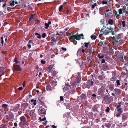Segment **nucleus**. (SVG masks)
Listing matches in <instances>:
<instances>
[{
	"mask_svg": "<svg viewBox=\"0 0 128 128\" xmlns=\"http://www.w3.org/2000/svg\"><path fill=\"white\" fill-rule=\"evenodd\" d=\"M122 35L121 34H118L116 35L115 36H113L112 38V40H116L118 43H121V39L122 38Z\"/></svg>",
	"mask_w": 128,
	"mask_h": 128,
	"instance_id": "nucleus-1",
	"label": "nucleus"
},
{
	"mask_svg": "<svg viewBox=\"0 0 128 128\" xmlns=\"http://www.w3.org/2000/svg\"><path fill=\"white\" fill-rule=\"evenodd\" d=\"M20 104H18L13 107L10 109L11 112L12 113L13 112H16L20 110Z\"/></svg>",
	"mask_w": 128,
	"mask_h": 128,
	"instance_id": "nucleus-2",
	"label": "nucleus"
},
{
	"mask_svg": "<svg viewBox=\"0 0 128 128\" xmlns=\"http://www.w3.org/2000/svg\"><path fill=\"white\" fill-rule=\"evenodd\" d=\"M125 22L124 20L122 21L120 26V28H121V29H123L124 30L128 29V26H126Z\"/></svg>",
	"mask_w": 128,
	"mask_h": 128,
	"instance_id": "nucleus-3",
	"label": "nucleus"
},
{
	"mask_svg": "<svg viewBox=\"0 0 128 128\" xmlns=\"http://www.w3.org/2000/svg\"><path fill=\"white\" fill-rule=\"evenodd\" d=\"M108 24H107L106 26H108ZM113 29L111 26L109 28L107 27V28L104 31V33L108 34L109 32H111L112 31V29Z\"/></svg>",
	"mask_w": 128,
	"mask_h": 128,
	"instance_id": "nucleus-4",
	"label": "nucleus"
},
{
	"mask_svg": "<svg viewBox=\"0 0 128 128\" xmlns=\"http://www.w3.org/2000/svg\"><path fill=\"white\" fill-rule=\"evenodd\" d=\"M24 108H23L24 110V111L26 112V113L27 114H29L30 112V108L28 106H26L25 107L24 106Z\"/></svg>",
	"mask_w": 128,
	"mask_h": 128,
	"instance_id": "nucleus-5",
	"label": "nucleus"
},
{
	"mask_svg": "<svg viewBox=\"0 0 128 128\" xmlns=\"http://www.w3.org/2000/svg\"><path fill=\"white\" fill-rule=\"evenodd\" d=\"M94 84L93 82L91 80H89L87 83V88H90Z\"/></svg>",
	"mask_w": 128,
	"mask_h": 128,
	"instance_id": "nucleus-6",
	"label": "nucleus"
},
{
	"mask_svg": "<svg viewBox=\"0 0 128 128\" xmlns=\"http://www.w3.org/2000/svg\"><path fill=\"white\" fill-rule=\"evenodd\" d=\"M13 67L15 70L21 71L22 70L20 67L18 65H14Z\"/></svg>",
	"mask_w": 128,
	"mask_h": 128,
	"instance_id": "nucleus-7",
	"label": "nucleus"
},
{
	"mask_svg": "<svg viewBox=\"0 0 128 128\" xmlns=\"http://www.w3.org/2000/svg\"><path fill=\"white\" fill-rule=\"evenodd\" d=\"M20 120L22 123H26V118L24 116H22L20 118Z\"/></svg>",
	"mask_w": 128,
	"mask_h": 128,
	"instance_id": "nucleus-8",
	"label": "nucleus"
},
{
	"mask_svg": "<svg viewBox=\"0 0 128 128\" xmlns=\"http://www.w3.org/2000/svg\"><path fill=\"white\" fill-rule=\"evenodd\" d=\"M71 88L69 85L67 84L63 88V89L64 91L68 90L70 88Z\"/></svg>",
	"mask_w": 128,
	"mask_h": 128,
	"instance_id": "nucleus-9",
	"label": "nucleus"
},
{
	"mask_svg": "<svg viewBox=\"0 0 128 128\" xmlns=\"http://www.w3.org/2000/svg\"><path fill=\"white\" fill-rule=\"evenodd\" d=\"M115 91V92L118 94H120L122 92V90H120L117 88H115L114 89Z\"/></svg>",
	"mask_w": 128,
	"mask_h": 128,
	"instance_id": "nucleus-10",
	"label": "nucleus"
},
{
	"mask_svg": "<svg viewBox=\"0 0 128 128\" xmlns=\"http://www.w3.org/2000/svg\"><path fill=\"white\" fill-rule=\"evenodd\" d=\"M114 84H110L109 86V88L111 91H113L114 90Z\"/></svg>",
	"mask_w": 128,
	"mask_h": 128,
	"instance_id": "nucleus-11",
	"label": "nucleus"
},
{
	"mask_svg": "<svg viewBox=\"0 0 128 128\" xmlns=\"http://www.w3.org/2000/svg\"><path fill=\"white\" fill-rule=\"evenodd\" d=\"M51 24V22L50 21H49L48 23H46L45 24V28L46 29H47L48 28L49 26V25Z\"/></svg>",
	"mask_w": 128,
	"mask_h": 128,
	"instance_id": "nucleus-12",
	"label": "nucleus"
},
{
	"mask_svg": "<svg viewBox=\"0 0 128 128\" xmlns=\"http://www.w3.org/2000/svg\"><path fill=\"white\" fill-rule=\"evenodd\" d=\"M108 22V24L111 25H113L114 23V20L112 19H110L109 20Z\"/></svg>",
	"mask_w": 128,
	"mask_h": 128,
	"instance_id": "nucleus-13",
	"label": "nucleus"
},
{
	"mask_svg": "<svg viewBox=\"0 0 128 128\" xmlns=\"http://www.w3.org/2000/svg\"><path fill=\"white\" fill-rule=\"evenodd\" d=\"M100 13L102 15H103L104 14L102 13V12L104 11V8H100L99 10Z\"/></svg>",
	"mask_w": 128,
	"mask_h": 128,
	"instance_id": "nucleus-14",
	"label": "nucleus"
},
{
	"mask_svg": "<svg viewBox=\"0 0 128 128\" xmlns=\"http://www.w3.org/2000/svg\"><path fill=\"white\" fill-rule=\"evenodd\" d=\"M40 112L42 114H44L45 113V110L44 108H40Z\"/></svg>",
	"mask_w": 128,
	"mask_h": 128,
	"instance_id": "nucleus-15",
	"label": "nucleus"
},
{
	"mask_svg": "<svg viewBox=\"0 0 128 128\" xmlns=\"http://www.w3.org/2000/svg\"><path fill=\"white\" fill-rule=\"evenodd\" d=\"M15 2V1L14 0H11L8 3L10 4V5L9 6H14V3Z\"/></svg>",
	"mask_w": 128,
	"mask_h": 128,
	"instance_id": "nucleus-16",
	"label": "nucleus"
},
{
	"mask_svg": "<svg viewBox=\"0 0 128 128\" xmlns=\"http://www.w3.org/2000/svg\"><path fill=\"white\" fill-rule=\"evenodd\" d=\"M50 83L51 84V85L53 86H56L57 84V83H56V82H55V81L54 80L52 81Z\"/></svg>",
	"mask_w": 128,
	"mask_h": 128,
	"instance_id": "nucleus-17",
	"label": "nucleus"
},
{
	"mask_svg": "<svg viewBox=\"0 0 128 128\" xmlns=\"http://www.w3.org/2000/svg\"><path fill=\"white\" fill-rule=\"evenodd\" d=\"M116 87H118L120 85V83L119 80H117L116 81Z\"/></svg>",
	"mask_w": 128,
	"mask_h": 128,
	"instance_id": "nucleus-18",
	"label": "nucleus"
},
{
	"mask_svg": "<svg viewBox=\"0 0 128 128\" xmlns=\"http://www.w3.org/2000/svg\"><path fill=\"white\" fill-rule=\"evenodd\" d=\"M128 118V116L126 115H124L122 117V120H126Z\"/></svg>",
	"mask_w": 128,
	"mask_h": 128,
	"instance_id": "nucleus-19",
	"label": "nucleus"
},
{
	"mask_svg": "<svg viewBox=\"0 0 128 128\" xmlns=\"http://www.w3.org/2000/svg\"><path fill=\"white\" fill-rule=\"evenodd\" d=\"M80 35H78V36H76L74 39V40L75 41V40H80Z\"/></svg>",
	"mask_w": 128,
	"mask_h": 128,
	"instance_id": "nucleus-20",
	"label": "nucleus"
},
{
	"mask_svg": "<svg viewBox=\"0 0 128 128\" xmlns=\"http://www.w3.org/2000/svg\"><path fill=\"white\" fill-rule=\"evenodd\" d=\"M46 89L48 91L50 90H51V87L49 85H47L46 87Z\"/></svg>",
	"mask_w": 128,
	"mask_h": 128,
	"instance_id": "nucleus-21",
	"label": "nucleus"
},
{
	"mask_svg": "<svg viewBox=\"0 0 128 128\" xmlns=\"http://www.w3.org/2000/svg\"><path fill=\"white\" fill-rule=\"evenodd\" d=\"M36 100L32 99L31 100V102H32L34 105H36Z\"/></svg>",
	"mask_w": 128,
	"mask_h": 128,
	"instance_id": "nucleus-22",
	"label": "nucleus"
},
{
	"mask_svg": "<svg viewBox=\"0 0 128 128\" xmlns=\"http://www.w3.org/2000/svg\"><path fill=\"white\" fill-rule=\"evenodd\" d=\"M8 105L6 104H4L2 105V108H7Z\"/></svg>",
	"mask_w": 128,
	"mask_h": 128,
	"instance_id": "nucleus-23",
	"label": "nucleus"
},
{
	"mask_svg": "<svg viewBox=\"0 0 128 128\" xmlns=\"http://www.w3.org/2000/svg\"><path fill=\"white\" fill-rule=\"evenodd\" d=\"M85 97L86 96L84 94H82L80 96L82 100H83L85 98Z\"/></svg>",
	"mask_w": 128,
	"mask_h": 128,
	"instance_id": "nucleus-24",
	"label": "nucleus"
},
{
	"mask_svg": "<svg viewBox=\"0 0 128 128\" xmlns=\"http://www.w3.org/2000/svg\"><path fill=\"white\" fill-rule=\"evenodd\" d=\"M29 114H30L31 116H34L35 114V113L34 112L33 110H32L30 112V113Z\"/></svg>",
	"mask_w": 128,
	"mask_h": 128,
	"instance_id": "nucleus-25",
	"label": "nucleus"
},
{
	"mask_svg": "<svg viewBox=\"0 0 128 128\" xmlns=\"http://www.w3.org/2000/svg\"><path fill=\"white\" fill-rule=\"evenodd\" d=\"M35 34L37 36V38H41V36H40V34H39L37 33H35Z\"/></svg>",
	"mask_w": 128,
	"mask_h": 128,
	"instance_id": "nucleus-26",
	"label": "nucleus"
},
{
	"mask_svg": "<svg viewBox=\"0 0 128 128\" xmlns=\"http://www.w3.org/2000/svg\"><path fill=\"white\" fill-rule=\"evenodd\" d=\"M104 20L103 19H102V20H100V22L102 24V25H103L104 26H103L104 27H105L104 25Z\"/></svg>",
	"mask_w": 128,
	"mask_h": 128,
	"instance_id": "nucleus-27",
	"label": "nucleus"
},
{
	"mask_svg": "<svg viewBox=\"0 0 128 128\" xmlns=\"http://www.w3.org/2000/svg\"><path fill=\"white\" fill-rule=\"evenodd\" d=\"M105 126L106 127L109 128L110 127L111 124H105Z\"/></svg>",
	"mask_w": 128,
	"mask_h": 128,
	"instance_id": "nucleus-28",
	"label": "nucleus"
},
{
	"mask_svg": "<svg viewBox=\"0 0 128 128\" xmlns=\"http://www.w3.org/2000/svg\"><path fill=\"white\" fill-rule=\"evenodd\" d=\"M91 38L92 40H95L96 38V36L92 35L91 36Z\"/></svg>",
	"mask_w": 128,
	"mask_h": 128,
	"instance_id": "nucleus-29",
	"label": "nucleus"
},
{
	"mask_svg": "<svg viewBox=\"0 0 128 128\" xmlns=\"http://www.w3.org/2000/svg\"><path fill=\"white\" fill-rule=\"evenodd\" d=\"M33 15L32 14L30 18H29V20L30 21H32L33 20H34V18L33 17Z\"/></svg>",
	"mask_w": 128,
	"mask_h": 128,
	"instance_id": "nucleus-30",
	"label": "nucleus"
},
{
	"mask_svg": "<svg viewBox=\"0 0 128 128\" xmlns=\"http://www.w3.org/2000/svg\"><path fill=\"white\" fill-rule=\"evenodd\" d=\"M53 66L52 65H50L48 68V70L49 71L52 68Z\"/></svg>",
	"mask_w": 128,
	"mask_h": 128,
	"instance_id": "nucleus-31",
	"label": "nucleus"
},
{
	"mask_svg": "<svg viewBox=\"0 0 128 128\" xmlns=\"http://www.w3.org/2000/svg\"><path fill=\"white\" fill-rule=\"evenodd\" d=\"M92 109L93 111L95 112L96 111L97 108L96 106H94L92 108Z\"/></svg>",
	"mask_w": 128,
	"mask_h": 128,
	"instance_id": "nucleus-32",
	"label": "nucleus"
},
{
	"mask_svg": "<svg viewBox=\"0 0 128 128\" xmlns=\"http://www.w3.org/2000/svg\"><path fill=\"white\" fill-rule=\"evenodd\" d=\"M122 9L120 8L118 10V12L119 13V14H122Z\"/></svg>",
	"mask_w": 128,
	"mask_h": 128,
	"instance_id": "nucleus-33",
	"label": "nucleus"
},
{
	"mask_svg": "<svg viewBox=\"0 0 128 128\" xmlns=\"http://www.w3.org/2000/svg\"><path fill=\"white\" fill-rule=\"evenodd\" d=\"M120 43H118L116 42V40H115V41L113 42V44L114 45H116V44H120Z\"/></svg>",
	"mask_w": 128,
	"mask_h": 128,
	"instance_id": "nucleus-34",
	"label": "nucleus"
},
{
	"mask_svg": "<svg viewBox=\"0 0 128 128\" xmlns=\"http://www.w3.org/2000/svg\"><path fill=\"white\" fill-rule=\"evenodd\" d=\"M124 58L123 56H121V57L120 59V60L122 62H123L124 61Z\"/></svg>",
	"mask_w": 128,
	"mask_h": 128,
	"instance_id": "nucleus-35",
	"label": "nucleus"
},
{
	"mask_svg": "<svg viewBox=\"0 0 128 128\" xmlns=\"http://www.w3.org/2000/svg\"><path fill=\"white\" fill-rule=\"evenodd\" d=\"M84 44H85V46L86 48H87L88 47V45L89 44V43L88 42H84Z\"/></svg>",
	"mask_w": 128,
	"mask_h": 128,
	"instance_id": "nucleus-36",
	"label": "nucleus"
},
{
	"mask_svg": "<svg viewBox=\"0 0 128 128\" xmlns=\"http://www.w3.org/2000/svg\"><path fill=\"white\" fill-rule=\"evenodd\" d=\"M63 34V33L62 32H60L59 33H57L56 34V35H62Z\"/></svg>",
	"mask_w": 128,
	"mask_h": 128,
	"instance_id": "nucleus-37",
	"label": "nucleus"
},
{
	"mask_svg": "<svg viewBox=\"0 0 128 128\" xmlns=\"http://www.w3.org/2000/svg\"><path fill=\"white\" fill-rule=\"evenodd\" d=\"M102 3L103 4H107V2L106 1L103 0Z\"/></svg>",
	"mask_w": 128,
	"mask_h": 128,
	"instance_id": "nucleus-38",
	"label": "nucleus"
},
{
	"mask_svg": "<svg viewBox=\"0 0 128 128\" xmlns=\"http://www.w3.org/2000/svg\"><path fill=\"white\" fill-rule=\"evenodd\" d=\"M110 110V108L109 107H108L106 109V111L107 112H109Z\"/></svg>",
	"mask_w": 128,
	"mask_h": 128,
	"instance_id": "nucleus-39",
	"label": "nucleus"
},
{
	"mask_svg": "<svg viewBox=\"0 0 128 128\" xmlns=\"http://www.w3.org/2000/svg\"><path fill=\"white\" fill-rule=\"evenodd\" d=\"M77 82H74L73 83H72V85L73 86H75L77 85Z\"/></svg>",
	"mask_w": 128,
	"mask_h": 128,
	"instance_id": "nucleus-40",
	"label": "nucleus"
},
{
	"mask_svg": "<svg viewBox=\"0 0 128 128\" xmlns=\"http://www.w3.org/2000/svg\"><path fill=\"white\" fill-rule=\"evenodd\" d=\"M97 5V4L96 3H95L94 4H93L92 5V8H94L96 6V5Z\"/></svg>",
	"mask_w": 128,
	"mask_h": 128,
	"instance_id": "nucleus-41",
	"label": "nucleus"
},
{
	"mask_svg": "<svg viewBox=\"0 0 128 128\" xmlns=\"http://www.w3.org/2000/svg\"><path fill=\"white\" fill-rule=\"evenodd\" d=\"M118 111H120V113H121L123 112V110H122V108H119L118 110Z\"/></svg>",
	"mask_w": 128,
	"mask_h": 128,
	"instance_id": "nucleus-42",
	"label": "nucleus"
},
{
	"mask_svg": "<svg viewBox=\"0 0 128 128\" xmlns=\"http://www.w3.org/2000/svg\"><path fill=\"white\" fill-rule=\"evenodd\" d=\"M88 52L90 54H91L92 52V49H89L88 50Z\"/></svg>",
	"mask_w": 128,
	"mask_h": 128,
	"instance_id": "nucleus-43",
	"label": "nucleus"
},
{
	"mask_svg": "<svg viewBox=\"0 0 128 128\" xmlns=\"http://www.w3.org/2000/svg\"><path fill=\"white\" fill-rule=\"evenodd\" d=\"M46 36V34L45 33H44L42 35V36L43 38H44Z\"/></svg>",
	"mask_w": 128,
	"mask_h": 128,
	"instance_id": "nucleus-44",
	"label": "nucleus"
},
{
	"mask_svg": "<svg viewBox=\"0 0 128 128\" xmlns=\"http://www.w3.org/2000/svg\"><path fill=\"white\" fill-rule=\"evenodd\" d=\"M82 48H80L78 49L77 52V54H78V53L82 51Z\"/></svg>",
	"mask_w": 128,
	"mask_h": 128,
	"instance_id": "nucleus-45",
	"label": "nucleus"
},
{
	"mask_svg": "<svg viewBox=\"0 0 128 128\" xmlns=\"http://www.w3.org/2000/svg\"><path fill=\"white\" fill-rule=\"evenodd\" d=\"M41 62L42 64H44L45 63L46 61L44 60H41Z\"/></svg>",
	"mask_w": 128,
	"mask_h": 128,
	"instance_id": "nucleus-46",
	"label": "nucleus"
},
{
	"mask_svg": "<svg viewBox=\"0 0 128 128\" xmlns=\"http://www.w3.org/2000/svg\"><path fill=\"white\" fill-rule=\"evenodd\" d=\"M3 37H1V39L2 40V45H3L4 44V41L3 40Z\"/></svg>",
	"mask_w": 128,
	"mask_h": 128,
	"instance_id": "nucleus-47",
	"label": "nucleus"
},
{
	"mask_svg": "<svg viewBox=\"0 0 128 128\" xmlns=\"http://www.w3.org/2000/svg\"><path fill=\"white\" fill-rule=\"evenodd\" d=\"M75 88H74L72 90H71V92H72V93H71L70 92V93L71 94H73V93H74L75 92Z\"/></svg>",
	"mask_w": 128,
	"mask_h": 128,
	"instance_id": "nucleus-48",
	"label": "nucleus"
},
{
	"mask_svg": "<svg viewBox=\"0 0 128 128\" xmlns=\"http://www.w3.org/2000/svg\"><path fill=\"white\" fill-rule=\"evenodd\" d=\"M14 62L16 64H18V63L17 59L16 58H15L14 59Z\"/></svg>",
	"mask_w": 128,
	"mask_h": 128,
	"instance_id": "nucleus-49",
	"label": "nucleus"
},
{
	"mask_svg": "<svg viewBox=\"0 0 128 128\" xmlns=\"http://www.w3.org/2000/svg\"><path fill=\"white\" fill-rule=\"evenodd\" d=\"M62 5L60 6L59 8V10L60 11V10H61L62 9Z\"/></svg>",
	"mask_w": 128,
	"mask_h": 128,
	"instance_id": "nucleus-50",
	"label": "nucleus"
},
{
	"mask_svg": "<svg viewBox=\"0 0 128 128\" xmlns=\"http://www.w3.org/2000/svg\"><path fill=\"white\" fill-rule=\"evenodd\" d=\"M60 100L61 101H62L64 99L63 97L62 96H60Z\"/></svg>",
	"mask_w": 128,
	"mask_h": 128,
	"instance_id": "nucleus-51",
	"label": "nucleus"
},
{
	"mask_svg": "<svg viewBox=\"0 0 128 128\" xmlns=\"http://www.w3.org/2000/svg\"><path fill=\"white\" fill-rule=\"evenodd\" d=\"M76 81L78 84V83L80 82V80L79 78H77Z\"/></svg>",
	"mask_w": 128,
	"mask_h": 128,
	"instance_id": "nucleus-52",
	"label": "nucleus"
},
{
	"mask_svg": "<svg viewBox=\"0 0 128 128\" xmlns=\"http://www.w3.org/2000/svg\"><path fill=\"white\" fill-rule=\"evenodd\" d=\"M102 63H104L105 62V60L103 58L102 61Z\"/></svg>",
	"mask_w": 128,
	"mask_h": 128,
	"instance_id": "nucleus-53",
	"label": "nucleus"
},
{
	"mask_svg": "<svg viewBox=\"0 0 128 128\" xmlns=\"http://www.w3.org/2000/svg\"><path fill=\"white\" fill-rule=\"evenodd\" d=\"M56 41V40L54 38H53L52 39L51 41L52 42H55Z\"/></svg>",
	"mask_w": 128,
	"mask_h": 128,
	"instance_id": "nucleus-54",
	"label": "nucleus"
},
{
	"mask_svg": "<svg viewBox=\"0 0 128 128\" xmlns=\"http://www.w3.org/2000/svg\"><path fill=\"white\" fill-rule=\"evenodd\" d=\"M22 86H21L18 88V89L19 90H21L22 89Z\"/></svg>",
	"mask_w": 128,
	"mask_h": 128,
	"instance_id": "nucleus-55",
	"label": "nucleus"
},
{
	"mask_svg": "<svg viewBox=\"0 0 128 128\" xmlns=\"http://www.w3.org/2000/svg\"><path fill=\"white\" fill-rule=\"evenodd\" d=\"M61 49L63 50H64L65 51H66V49L65 48H61Z\"/></svg>",
	"mask_w": 128,
	"mask_h": 128,
	"instance_id": "nucleus-56",
	"label": "nucleus"
},
{
	"mask_svg": "<svg viewBox=\"0 0 128 128\" xmlns=\"http://www.w3.org/2000/svg\"><path fill=\"white\" fill-rule=\"evenodd\" d=\"M120 113H119V114L118 113V114H116V116L117 117H118L120 115Z\"/></svg>",
	"mask_w": 128,
	"mask_h": 128,
	"instance_id": "nucleus-57",
	"label": "nucleus"
},
{
	"mask_svg": "<svg viewBox=\"0 0 128 128\" xmlns=\"http://www.w3.org/2000/svg\"><path fill=\"white\" fill-rule=\"evenodd\" d=\"M54 71L53 72L52 74L54 75H56V74L57 73V72L55 71V73H54Z\"/></svg>",
	"mask_w": 128,
	"mask_h": 128,
	"instance_id": "nucleus-58",
	"label": "nucleus"
},
{
	"mask_svg": "<svg viewBox=\"0 0 128 128\" xmlns=\"http://www.w3.org/2000/svg\"><path fill=\"white\" fill-rule=\"evenodd\" d=\"M85 128H91V126H87Z\"/></svg>",
	"mask_w": 128,
	"mask_h": 128,
	"instance_id": "nucleus-59",
	"label": "nucleus"
},
{
	"mask_svg": "<svg viewBox=\"0 0 128 128\" xmlns=\"http://www.w3.org/2000/svg\"><path fill=\"white\" fill-rule=\"evenodd\" d=\"M69 28H65L64 29V30H65L64 31L65 32V31H67L68 30H69Z\"/></svg>",
	"mask_w": 128,
	"mask_h": 128,
	"instance_id": "nucleus-60",
	"label": "nucleus"
},
{
	"mask_svg": "<svg viewBox=\"0 0 128 128\" xmlns=\"http://www.w3.org/2000/svg\"><path fill=\"white\" fill-rule=\"evenodd\" d=\"M46 118L45 117H44L42 119V121H44V120H46Z\"/></svg>",
	"mask_w": 128,
	"mask_h": 128,
	"instance_id": "nucleus-61",
	"label": "nucleus"
},
{
	"mask_svg": "<svg viewBox=\"0 0 128 128\" xmlns=\"http://www.w3.org/2000/svg\"><path fill=\"white\" fill-rule=\"evenodd\" d=\"M92 96L96 97V95L95 94H94L92 95Z\"/></svg>",
	"mask_w": 128,
	"mask_h": 128,
	"instance_id": "nucleus-62",
	"label": "nucleus"
},
{
	"mask_svg": "<svg viewBox=\"0 0 128 128\" xmlns=\"http://www.w3.org/2000/svg\"><path fill=\"white\" fill-rule=\"evenodd\" d=\"M28 47L29 48H30L31 47V45L30 44H28Z\"/></svg>",
	"mask_w": 128,
	"mask_h": 128,
	"instance_id": "nucleus-63",
	"label": "nucleus"
},
{
	"mask_svg": "<svg viewBox=\"0 0 128 128\" xmlns=\"http://www.w3.org/2000/svg\"><path fill=\"white\" fill-rule=\"evenodd\" d=\"M52 128H56L57 127V126H54V125H52Z\"/></svg>",
	"mask_w": 128,
	"mask_h": 128,
	"instance_id": "nucleus-64",
	"label": "nucleus"
}]
</instances>
